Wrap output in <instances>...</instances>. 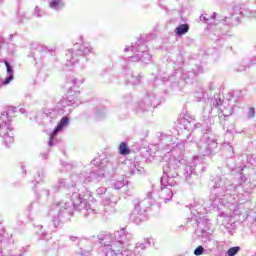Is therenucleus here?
I'll list each match as a JSON object with an SVG mask.
<instances>
[{"mask_svg":"<svg viewBox=\"0 0 256 256\" xmlns=\"http://www.w3.org/2000/svg\"><path fill=\"white\" fill-rule=\"evenodd\" d=\"M241 251V248L239 246L232 247L228 250V256H235Z\"/></svg>","mask_w":256,"mask_h":256,"instance_id":"39448f33","label":"nucleus"},{"mask_svg":"<svg viewBox=\"0 0 256 256\" xmlns=\"http://www.w3.org/2000/svg\"><path fill=\"white\" fill-rule=\"evenodd\" d=\"M4 65L6 66V71L9 75V77H7L5 79V81L3 82V85H9V83H11V81H13L14 76H13V69L11 68V65L9 64L8 61L4 62Z\"/></svg>","mask_w":256,"mask_h":256,"instance_id":"f257e3e1","label":"nucleus"},{"mask_svg":"<svg viewBox=\"0 0 256 256\" xmlns=\"http://www.w3.org/2000/svg\"><path fill=\"white\" fill-rule=\"evenodd\" d=\"M61 6V0H50V7L52 9H59Z\"/></svg>","mask_w":256,"mask_h":256,"instance_id":"423d86ee","label":"nucleus"},{"mask_svg":"<svg viewBox=\"0 0 256 256\" xmlns=\"http://www.w3.org/2000/svg\"><path fill=\"white\" fill-rule=\"evenodd\" d=\"M69 124V118L68 117H62L60 122L58 123L56 129L53 131V136L57 135L59 131H62L63 127H66V125Z\"/></svg>","mask_w":256,"mask_h":256,"instance_id":"f03ea898","label":"nucleus"},{"mask_svg":"<svg viewBox=\"0 0 256 256\" xmlns=\"http://www.w3.org/2000/svg\"><path fill=\"white\" fill-rule=\"evenodd\" d=\"M176 35H185L189 33V24H181L175 28Z\"/></svg>","mask_w":256,"mask_h":256,"instance_id":"7ed1b4c3","label":"nucleus"},{"mask_svg":"<svg viewBox=\"0 0 256 256\" xmlns=\"http://www.w3.org/2000/svg\"><path fill=\"white\" fill-rule=\"evenodd\" d=\"M248 115L249 117H255V108L253 107L249 108Z\"/></svg>","mask_w":256,"mask_h":256,"instance_id":"6e6552de","label":"nucleus"},{"mask_svg":"<svg viewBox=\"0 0 256 256\" xmlns=\"http://www.w3.org/2000/svg\"><path fill=\"white\" fill-rule=\"evenodd\" d=\"M194 254L199 256V255H203V246H198L195 251Z\"/></svg>","mask_w":256,"mask_h":256,"instance_id":"0eeeda50","label":"nucleus"},{"mask_svg":"<svg viewBox=\"0 0 256 256\" xmlns=\"http://www.w3.org/2000/svg\"><path fill=\"white\" fill-rule=\"evenodd\" d=\"M118 151L120 155H129V153H131V150H129V147H127V143L125 142L120 143Z\"/></svg>","mask_w":256,"mask_h":256,"instance_id":"20e7f679","label":"nucleus"}]
</instances>
